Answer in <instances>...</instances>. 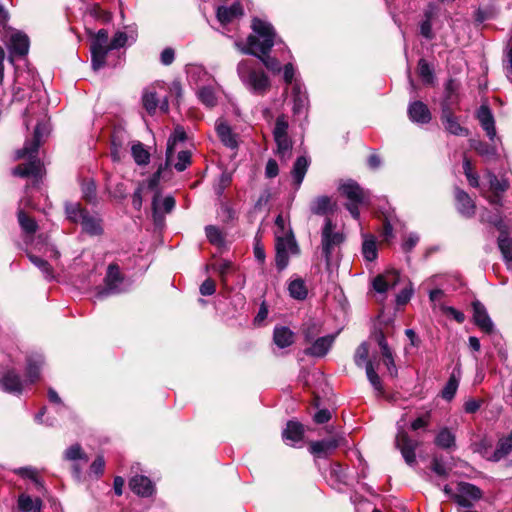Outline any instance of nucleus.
Returning <instances> with one entry per match:
<instances>
[{
    "instance_id": "nucleus-43",
    "label": "nucleus",
    "mask_w": 512,
    "mask_h": 512,
    "mask_svg": "<svg viewBox=\"0 0 512 512\" xmlns=\"http://www.w3.org/2000/svg\"><path fill=\"white\" fill-rule=\"evenodd\" d=\"M67 218L75 223H80L87 211L78 203H70L66 205Z\"/></svg>"
},
{
    "instance_id": "nucleus-37",
    "label": "nucleus",
    "mask_w": 512,
    "mask_h": 512,
    "mask_svg": "<svg viewBox=\"0 0 512 512\" xmlns=\"http://www.w3.org/2000/svg\"><path fill=\"white\" fill-rule=\"evenodd\" d=\"M512 451V432L509 436L501 438L493 454V460L499 461Z\"/></svg>"
},
{
    "instance_id": "nucleus-5",
    "label": "nucleus",
    "mask_w": 512,
    "mask_h": 512,
    "mask_svg": "<svg viewBox=\"0 0 512 512\" xmlns=\"http://www.w3.org/2000/svg\"><path fill=\"white\" fill-rule=\"evenodd\" d=\"M344 240V234L336 230V226L330 218H326L321 231V251L328 267L338 254V250Z\"/></svg>"
},
{
    "instance_id": "nucleus-8",
    "label": "nucleus",
    "mask_w": 512,
    "mask_h": 512,
    "mask_svg": "<svg viewBox=\"0 0 512 512\" xmlns=\"http://www.w3.org/2000/svg\"><path fill=\"white\" fill-rule=\"evenodd\" d=\"M395 445L409 466H414L417 463L415 450L418 448L419 442L412 439L402 427L398 428Z\"/></svg>"
},
{
    "instance_id": "nucleus-55",
    "label": "nucleus",
    "mask_w": 512,
    "mask_h": 512,
    "mask_svg": "<svg viewBox=\"0 0 512 512\" xmlns=\"http://www.w3.org/2000/svg\"><path fill=\"white\" fill-rule=\"evenodd\" d=\"M191 162V154L189 151H180L177 156V162L174 167L177 171H184Z\"/></svg>"
},
{
    "instance_id": "nucleus-48",
    "label": "nucleus",
    "mask_w": 512,
    "mask_h": 512,
    "mask_svg": "<svg viewBox=\"0 0 512 512\" xmlns=\"http://www.w3.org/2000/svg\"><path fill=\"white\" fill-rule=\"evenodd\" d=\"M418 73L422 80L431 84L434 80V72L429 63L425 59H420L418 62Z\"/></svg>"
},
{
    "instance_id": "nucleus-18",
    "label": "nucleus",
    "mask_w": 512,
    "mask_h": 512,
    "mask_svg": "<svg viewBox=\"0 0 512 512\" xmlns=\"http://www.w3.org/2000/svg\"><path fill=\"white\" fill-rule=\"evenodd\" d=\"M408 115L412 122L426 124L431 120V113L427 105L421 101H414L408 107Z\"/></svg>"
},
{
    "instance_id": "nucleus-56",
    "label": "nucleus",
    "mask_w": 512,
    "mask_h": 512,
    "mask_svg": "<svg viewBox=\"0 0 512 512\" xmlns=\"http://www.w3.org/2000/svg\"><path fill=\"white\" fill-rule=\"evenodd\" d=\"M463 170H464V173H465L470 185L473 187H477L479 184L478 177L476 174L472 173V164H471L470 160L466 157H464V160H463Z\"/></svg>"
},
{
    "instance_id": "nucleus-7",
    "label": "nucleus",
    "mask_w": 512,
    "mask_h": 512,
    "mask_svg": "<svg viewBox=\"0 0 512 512\" xmlns=\"http://www.w3.org/2000/svg\"><path fill=\"white\" fill-rule=\"evenodd\" d=\"M124 278L120 272L119 266L110 264L107 268L105 277V287L98 292L97 298L102 299L112 294H118L125 290Z\"/></svg>"
},
{
    "instance_id": "nucleus-31",
    "label": "nucleus",
    "mask_w": 512,
    "mask_h": 512,
    "mask_svg": "<svg viewBox=\"0 0 512 512\" xmlns=\"http://www.w3.org/2000/svg\"><path fill=\"white\" fill-rule=\"evenodd\" d=\"M308 166L309 161L305 156H300L296 159L291 173L297 188H299L303 182Z\"/></svg>"
},
{
    "instance_id": "nucleus-6",
    "label": "nucleus",
    "mask_w": 512,
    "mask_h": 512,
    "mask_svg": "<svg viewBox=\"0 0 512 512\" xmlns=\"http://www.w3.org/2000/svg\"><path fill=\"white\" fill-rule=\"evenodd\" d=\"M288 129V117L284 114L279 115L276 118L272 133L276 144L275 154L284 161L290 159L293 147V142L288 134Z\"/></svg>"
},
{
    "instance_id": "nucleus-58",
    "label": "nucleus",
    "mask_w": 512,
    "mask_h": 512,
    "mask_svg": "<svg viewBox=\"0 0 512 512\" xmlns=\"http://www.w3.org/2000/svg\"><path fill=\"white\" fill-rule=\"evenodd\" d=\"M430 418H431L430 412H426L425 414L419 416L411 423V429L413 431L425 429L430 423Z\"/></svg>"
},
{
    "instance_id": "nucleus-41",
    "label": "nucleus",
    "mask_w": 512,
    "mask_h": 512,
    "mask_svg": "<svg viewBox=\"0 0 512 512\" xmlns=\"http://www.w3.org/2000/svg\"><path fill=\"white\" fill-rule=\"evenodd\" d=\"M362 253L367 261H373L377 258V246L373 236H366L362 244Z\"/></svg>"
},
{
    "instance_id": "nucleus-54",
    "label": "nucleus",
    "mask_w": 512,
    "mask_h": 512,
    "mask_svg": "<svg viewBox=\"0 0 512 512\" xmlns=\"http://www.w3.org/2000/svg\"><path fill=\"white\" fill-rule=\"evenodd\" d=\"M83 197L88 202H94L96 199V185L93 181H85L82 184Z\"/></svg>"
},
{
    "instance_id": "nucleus-10",
    "label": "nucleus",
    "mask_w": 512,
    "mask_h": 512,
    "mask_svg": "<svg viewBox=\"0 0 512 512\" xmlns=\"http://www.w3.org/2000/svg\"><path fill=\"white\" fill-rule=\"evenodd\" d=\"M334 341L335 335L317 337L312 342L307 343L310 346L304 349V354L317 358L324 357L331 349Z\"/></svg>"
},
{
    "instance_id": "nucleus-1",
    "label": "nucleus",
    "mask_w": 512,
    "mask_h": 512,
    "mask_svg": "<svg viewBox=\"0 0 512 512\" xmlns=\"http://www.w3.org/2000/svg\"><path fill=\"white\" fill-rule=\"evenodd\" d=\"M253 34L247 38V44L242 45L240 42H236V46L239 50L248 55L258 57L265 67L273 73H279L281 71L280 62L268 55L275 41V31L271 24L254 18L252 21Z\"/></svg>"
},
{
    "instance_id": "nucleus-40",
    "label": "nucleus",
    "mask_w": 512,
    "mask_h": 512,
    "mask_svg": "<svg viewBox=\"0 0 512 512\" xmlns=\"http://www.w3.org/2000/svg\"><path fill=\"white\" fill-rule=\"evenodd\" d=\"M64 459L73 462L83 461L85 464L88 462V457L79 444H73L68 447L64 452Z\"/></svg>"
},
{
    "instance_id": "nucleus-38",
    "label": "nucleus",
    "mask_w": 512,
    "mask_h": 512,
    "mask_svg": "<svg viewBox=\"0 0 512 512\" xmlns=\"http://www.w3.org/2000/svg\"><path fill=\"white\" fill-rule=\"evenodd\" d=\"M288 291L290 296L297 300H304L308 294L305 282L302 279L291 281L288 286Z\"/></svg>"
},
{
    "instance_id": "nucleus-39",
    "label": "nucleus",
    "mask_w": 512,
    "mask_h": 512,
    "mask_svg": "<svg viewBox=\"0 0 512 512\" xmlns=\"http://www.w3.org/2000/svg\"><path fill=\"white\" fill-rule=\"evenodd\" d=\"M301 330H302V334L304 336L305 342L308 343V342H312V340L319 337V334L321 332V325L318 322L310 320L303 324Z\"/></svg>"
},
{
    "instance_id": "nucleus-52",
    "label": "nucleus",
    "mask_w": 512,
    "mask_h": 512,
    "mask_svg": "<svg viewBox=\"0 0 512 512\" xmlns=\"http://www.w3.org/2000/svg\"><path fill=\"white\" fill-rule=\"evenodd\" d=\"M458 388V380L456 379L455 375H451L448 382L444 386L441 396L445 399L450 401L456 394Z\"/></svg>"
},
{
    "instance_id": "nucleus-27",
    "label": "nucleus",
    "mask_w": 512,
    "mask_h": 512,
    "mask_svg": "<svg viewBox=\"0 0 512 512\" xmlns=\"http://www.w3.org/2000/svg\"><path fill=\"white\" fill-rule=\"evenodd\" d=\"M304 434L303 425L296 421H289L283 430L282 437L285 442L294 444L302 440Z\"/></svg>"
},
{
    "instance_id": "nucleus-9",
    "label": "nucleus",
    "mask_w": 512,
    "mask_h": 512,
    "mask_svg": "<svg viewBox=\"0 0 512 512\" xmlns=\"http://www.w3.org/2000/svg\"><path fill=\"white\" fill-rule=\"evenodd\" d=\"M441 122L444 126V129L455 136H468L469 129L463 127L459 121L458 117H456L447 101H443L441 104Z\"/></svg>"
},
{
    "instance_id": "nucleus-64",
    "label": "nucleus",
    "mask_w": 512,
    "mask_h": 512,
    "mask_svg": "<svg viewBox=\"0 0 512 512\" xmlns=\"http://www.w3.org/2000/svg\"><path fill=\"white\" fill-rule=\"evenodd\" d=\"M216 285L215 282L208 278L200 286V293L203 296H210L215 293Z\"/></svg>"
},
{
    "instance_id": "nucleus-26",
    "label": "nucleus",
    "mask_w": 512,
    "mask_h": 512,
    "mask_svg": "<svg viewBox=\"0 0 512 512\" xmlns=\"http://www.w3.org/2000/svg\"><path fill=\"white\" fill-rule=\"evenodd\" d=\"M216 132H217L221 142L225 146H227L231 149H234L237 147L238 143L236 140V135L232 132L230 126L226 122H224L222 120L217 121Z\"/></svg>"
},
{
    "instance_id": "nucleus-51",
    "label": "nucleus",
    "mask_w": 512,
    "mask_h": 512,
    "mask_svg": "<svg viewBox=\"0 0 512 512\" xmlns=\"http://www.w3.org/2000/svg\"><path fill=\"white\" fill-rule=\"evenodd\" d=\"M366 375H367L369 382L374 387V389L376 391H378L379 393H381L382 392L381 379L378 376V374L376 373L372 362L366 363Z\"/></svg>"
},
{
    "instance_id": "nucleus-63",
    "label": "nucleus",
    "mask_w": 512,
    "mask_h": 512,
    "mask_svg": "<svg viewBox=\"0 0 512 512\" xmlns=\"http://www.w3.org/2000/svg\"><path fill=\"white\" fill-rule=\"evenodd\" d=\"M432 470L440 477H447L449 475V468L439 459L432 461Z\"/></svg>"
},
{
    "instance_id": "nucleus-15",
    "label": "nucleus",
    "mask_w": 512,
    "mask_h": 512,
    "mask_svg": "<svg viewBox=\"0 0 512 512\" xmlns=\"http://www.w3.org/2000/svg\"><path fill=\"white\" fill-rule=\"evenodd\" d=\"M175 207V200L172 196L162 197L155 193L152 201L153 217L155 221L162 219L163 214L170 213Z\"/></svg>"
},
{
    "instance_id": "nucleus-50",
    "label": "nucleus",
    "mask_w": 512,
    "mask_h": 512,
    "mask_svg": "<svg viewBox=\"0 0 512 512\" xmlns=\"http://www.w3.org/2000/svg\"><path fill=\"white\" fill-rule=\"evenodd\" d=\"M185 138H186V135H185V131L183 130V128L177 127L174 130V133L168 139L167 152H166V156H167L168 160L170 159V157L173 154V146L176 144V142L184 141Z\"/></svg>"
},
{
    "instance_id": "nucleus-24",
    "label": "nucleus",
    "mask_w": 512,
    "mask_h": 512,
    "mask_svg": "<svg viewBox=\"0 0 512 512\" xmlns=\"http://www.w3.org/2000/svg\"><path fill=\"white\" fill-rule=\"evenodd\" d=\"M43 363L44 359L41 354L34 353L27 357L26 377L29 383H34L39 379Z\"/></svg>"
},
{
    "instance_id": "nucleus-61",
    "label": "nucleus",
    "mask_w": 512,
    "mask_h": 512,
    "mask_svg": "<svg viewBox=\"0 0 512 512\" xmlns=\"http://www.w3.org/2000/svg\"><path fill=\"white\" fill-rule=\"evenodd\" d=\"M306 103H307V97L304 94H301L299 92L295 93L293 112L295 114L302 113L306 107Z\"/></svg>"
},
{
    "instance_id": "nucleus-35",
    "label": "nucleus",
    "mask_w": 512,
    "mask_h": 512,
    "mask_svg": "<svg viewBox=\"0 0 512 512\" xmlns=\"http://www.w3.org/2000/svg\"><path fill=\"white\" fill-rule=\"evenodd\" d=\"M498 247L507 264V267L509 269L512 268V239L504 233H501L498 238Z\"/></svg>"
},
{
    "instance_id": "nucleus-44",
    "label": "nucleus",
    "mask_w": 512,
    "mask_h": 512,
    "mask_svg": "<svg viewBox=\"0 0 512 512\" xmlns=\"http://www.w3.org/2000/svg\"><path fill=\"white\" fill-rule=\"evenodd\" d=\"M27 256H28L29 260L31 261V263H33L37 268H39L40 271L43 273V275L47 279H52L54 277L53 269H52L51 265L46 260H44L36 255H33L31 253H28Z\"/></svg>"
},
{
    "instance_id": "nucleus-62",
    "label": "nucleus",
    "mask_w": 512,
    "mask_h": 512,
    "mask_svg": "<svg viewBox=\"0 0 512 512\" xmlns=\"http://www.w3.org/2000/svg\"><path fill=\"white\" fill-rule=\"evenodd\" d=\"M458 86L453 79H449L445 84V99L451 106L454 103L453 94L456 93Z\"/></svg>"
},
{
    "instance_id": "nucleus-34",
    "label": "nucleus",
    "mask_w": 512,
    "mask_h": 512,
    "mask_svg": "<svg viewBox=\"0 0 512 512\" xmlns=\"http://www.w3.org/2000/svg\"><path fill=\"white\" fill-rule=\"evenodd\" d=\"M18 508L22 512H41L42 501L39 498L33 499L29 495L21 494L18 498Z\"/></svg>"
},
{
    "instance_id": "nucleus-22",
    "label": "nucleus",
    "mask_w": 512,
    "mask_h": 512,
    "mask_svg": "<svg viewBox=\"0 0 512 512\" xmlns=\"http://www.w3.org/2000/svg\"><path fill=\"white\" fill-rule=\"evenodd\" d=\"M130 489L139 496L149 497L154 492V485L146 476H134L129 481Z\"/></svg>"
},
{
    "instance_id": "nucleus-57",
    "label": "nucleus",
    "mask_w": 512,
    "mask_h": 512,
    "mask_svg": "<svg viewBox=\"0 0 512 512\" xmlns=\"http://www.w3.org/2000/svg\"><path fill=\"white\" fill-rule=\"evenodd\" d=\"M489 183L491 189L497 193L505 192L509 188V183L506 180H500L494 174L490 175Z\"/></svg>"
},
{
    "instance_id": "nucleus-59",
    "label": "nucleus",
    "mask_w": 512,
    "mask_h": 512,
    "mask_svg": "<svg viewBox=\"0 0 512 512\" xmlns=\"http://www.w3.org/2000/svg\"><path fill=\"white\" fill-rule=\"evenodd\" d=\"M425 16L426 19L420 25V33L423 37L430 40L434 36L432 32L431 13H426Z\"/></svg>"
},
{
    "instance_id": "nucleus-16",
    "label": "nucleus",
    "mask_w": 512,
    "mask_h": 512,
    "mask_svg": "<svg viewBox=\"0 0 512 512\" xmlns=\"http://www.w3.org/2000/svg\"><path fill=\"white\" fill-rule=\"evenodd\" d=\"M340 190L349 203H368L367 193L356 182H346L340 187Z\"/></svg>"
},
{
    "instance_id": "nucleus-33",
    "label": "nucleus",
    "mask_w": 512,
    "mask_h": 512,
    "mask_svg": "<svg viewBox=\"0 0 512 512\" xmlns=\"http://www.w3.org/2000/svg\"><path fill=\"white\" fill-rule=\"evenodd\" d=\"M275 248L276 250L289 252L291 254H297L299 252V248L293 234L282 236L278 233Z\"/></svg>"
},
{
    "instance_id": "nucleus-19",
    "label": "nucleus",
    "mask_w": 512,
    "mask_h": 512,
    "mask_svg": "<svg viewBox=\"0 0 512 512\" xmlns=\"http://www.w3.org/2000/svg\"><path fill=\"white\" fill-rule=\"evenodd\" d=\"M0 385L4 391L14 394H21L24 388V383L14 370H9L3 375Z\"/></svg>"
},
{
    "instance_id": "nucleus-28",
    "label": "nucleus",
    "mask_w": 512,
    "mask_h": 512,
    "mask_svg": "<svg viewBox=\"0 0 512 512\" xmlns=\"http://www.w3.org/2000/svg\"><path fill=\"white\" fill-rule=\"evenodd\" d=\"M273 341L279 348H286L294 343V333L288 327L276 326L273 332Z\"/></svg>"
},
{
    "instance_id": "nucleus-42",
    "label": "nucleus",
    "mask_w": 512,
    "mask_h": 512,
    "mask_svg": "<svg viewBox=\"0 0 512 512\" xmlns=\"http://www.w3.org/2000/svg\"><path fill=\"white\" fill-rule=\"evenodd\" d=\"M131 153H132L134 161L138 165H146L149 163L150 154L144 148L142 143L138 142L136 144H133L131 147Z\"/></svg>"
},
{
    "instance_id": "nucleus-47",
    "label": "nucleus",
    "mask_w": 512,
    "mask_h": 512,
    "mask_svg": "<svg viewBox=\"0 0 512 512\" xmlns=\"http://www.w3.org/2000/svg\"><path fill=\"white\" fill-rule=\"evenodd\" d=\"M475 151L486 160L493 159L497 156L496 149L487 143L478 141L475 144H471Z\"/></svg>"
},
{
    "instance_id": "nucleus-11",
    "label": "nucleus",
    "mask_w": 512,
    "mask_h": 512,
    "mask_svg": "<svg viewBox=\"0 0 512 512\" xmlns=\"http://www.w3.org/2000/svg\"><path fill=\"white\" fill-rule=\"evenodd\" d=\"M401 282V276L397 270H388L378 275L373 280V288L379 293L394 289Z\"/></svg>"
},
{
    "instance_id": "nucleus-21",
    "label": "nucleus",
    "mask_w": 512,
    "mask_h": 512,
    "mask_svg": "<svg viewBox=\"0 0 512 512\" xmlns=\"http://www.w3.org/2000/svg\"><path fill=\"white\" fill-rule=\"evenodd\" d=\"M376 341L380 347L382 356H383V362L386 365L388 371L391 375L396 373V365L394 362V356L391 348L389 347L386 338L382 331H379L375 334Z\"/></svg>"
},
{
    "instance_id": "nucleus-32",
    "label": "nucleus",
    "mask_w": 512,
    "mask_h": 512,
    "mask_svg": "<svg viewBox=\"0 0 512 512\" xmlns=\"http://www.w3.org/2000/svg\"><path fill=\"white\" fill-rule=\"evenodd\" d=\"M80 223L83 230L88 234L99 235L102 233L101 219L96 215L87 212Z\"/></svg>"
},
{
    "instance_id": "nucleus-14",
    "label": "nucleus",
    "mask_w": 512,
    "mask_h": 512,
    "mask_svg": "<svg viewBox=\"0 0 512 512\" xmlns=\"http://www.w3.org/2000/svg\"><path fill=\"white\" fill-rule=\"evenodd\" d=\"M142 102L145 110L150 115H154L158 109L163 113H167L169 110L167 98H164L162 101H160L156 93L153 91H145L142 96Z\"/></svg>"
},
{
    "instance_id": "nucleus-25",
    "label": "nucleus",
    "mask_w": 512,
    "mask_h": 512,
    "mask_svg": "<svg viewBox=\"0 0 512 512\" xmlns=\"http://www.w3.org/2000/svg\"><path fill=\"white\" fill-rule=\"evenodd\" d=\"M8 48L12 54L24 56L29 49V39L25 34L15 32L10 36Z\"/></svg>"
},
{
    "instance_id": "nucleus-17",
    "label": "nucleus",
    "mask_w": 512,
    "mask_h": 512,
    "mask_svg": "<svg viewBox=\"0 0 512 512\" xmlns=\"http://www.w3.org/2000/svg\"><path fill=\"white\" fill-rule=\"evenodd\" d=\"M473 319L475 324L484 332L490 333L493 330V323L486 311V308L479 301L472 303Z\"/></svg>"
},
{
    "instance_id": "nucleus-49",
    "label": "nucleus",
    "mask_w": 512,
    "mask_h": 512,
    "mask_svg": "<svg viewBox=\"0 0 512 512\" xmlns=\"http://www.w3.org/2000/svg\"><path fill=\"white\" fill-rule=\"evenodd\" d=\"M368 354H369L368 344L365 342L361 343L357 347L355 354H354L355 364L358 367H363V366L366 367V363L371 362L370 360H368Z\"/></svg>"
},
{
    "instance_id": "nucleus-53",
    "label": "nucleus",
    "mask_w": 512,
    "mask_h": 512,
    "mask_svg": "<svg viewBox=\"0 0 512 512\" xmlns=\"http://www.w3.org/2000/svg\"><path fill=\"white\" fill-rule=\"evenodd\" d=\"M206 236L210 243L221 246L224 243V238L221 231L213 225H209L205 228Z\"/></svg>"
},
{
    "instance_id": "nucleus-20",
    "label": "nucleus",
    "mask_w": 512,
    "mask_h": 512,
    "mask_svg": "<svg viewBox=\"0 0 512 512\" xmlns=\"http://www.w3.org/2000/svg\"><path fill=\"white\" fill-rule=\"evenodd\" d=\"M339 446L337 438L314 441L310 443V452L317 457L324 458L329 456Z\"/></svg>"
},
{
    "instance_id": "nucleus-2",
    "label": "nucleus",
    "mask_w": 512,
    "mask_h": 512,
    "mask_svg": "<svg viewBox=\"0 0 512 512\" xmlns=\"http://www.w3.org/2000/svg\"><path fill=\"white\" fill-rule=\"evenodd\" d=\"M49 132L48 126L46 123L39 122L36 125L33 139L27 141L24 147L16 152V158H28L27 163L19 164L13 169V175L19 177H29L32 176L34 178H38L42 175L43 165L39 159H37L36 155L38 149L40 147L42 138L47 136Z\"/></svg>"
},
{
    "instance_id": "nucleus-46",
    "label": "nucleus",
    "mask_w": 512,
    "mask_h": 512,
    "mask_svg": "<svg viewBox=\"0 0 512 512\" xmlns=\"http://www.w3.org/2000/svg\"><path fill=\"white\" fill-rule=\"evenodd\" d=\"M18 222L23 231L28 234H33L37 230V224L35 220L26 215L22 209L18 210Z\"/></svg>"
},
{
    "instance_id": "nucleus-30",
    "label": "nucleus",
    "mask_w": 512,
    "mask_h": 512,
    "mask_svg": "<svg viewBox=\"0 0 512 512\" xmlns=\"http://www.w3.org/2000/svg\"><path fill=\"white\" fill-rule=\"evenodd\" d=\"M335 204L332 199L328 196L316 197L310 204V210L315 215H326L332 211Z\"/></svg>"
},
{
    "instance_id": "nucleus-60",
    "label": "nucleus",
    "mask_w": 512,
    "mask_h": 512,
    "mask_svg": "<svg viewBox=\"0 0 512 512\" xmlns=\"http://www.w3.org/2000/svg\"><path fill=\"white\" fill-rule=\"evenodd\" d=\"M290 254L289 252L276 250L275 263L279 271L284 270L288 266Z\"/></svg>"
},
{
    "instance_id": "nucleus-4",
    "label": "nucleus",
    "mask_w": 512,
    "mask_h": 512,
    "mask_svg": "<svg viewBox=\"0 0 512 512\" xmlns=\"http://www.w3.org/2000/svg\"><path fill=\"white\" fill-rule=\"evenodd\" d=\"M237 74L242 83L254 94L264 95L270 88V81L263 70L257 69L251 60L238 63Z\"/></svg>"
},
{
    "instance_id": "nucleus-13",
    "label": "nucleus",
    "mask_w": 512,
    "mask_h": 512,
    "mask_svg": "<svg viewBox=\"0 0 512 512\" xmlns=\"http://www.w3.org/2000/svg\"><path fill=\"white\" fill-rule=\"evenodd\" d=\"M476 117L482 129L486 132L487 137L491 141H494L497 133L495 119L491 109L487 105H481L477 111Z\"/></svg>"
},
{
    "instance_id": "nucleus-36",
    "label": "nucleus",
    "mask_w": 512,
    "mask_h": 512,
    "mask_svg": "<svg viewBox=\"0 0 512 512\" xmlns=\"http://www.w3.org/2000/svg\"><path fill=\"white\" fill-rule=\"evenodd\" d=\"M435 444L442 449H450L455 446V435L448 428H442L436 435Z\"/></svg>"
},
{
    "instance_id": "nucleus-45",
    "label": "nucleus",
    "mask_w": 512,
    "mask_h": 512,
    "mask_svg": "<svg viewBox=\"0 0 512 512\" xmlns=\"http://www.w3.org/2000/svg\"><path fill=\"white\" fill-rule=\"evenodd\" d=\"M200 101L208 107H213L217 103L215 91L210 86H203L198 90Z\"/></svg>"
},
{
    "instance_id": "nucleus-12",
    "label": "nucleus",
    "mask_w": 512,
    "mask_h": 512,
    "mask_svg": "<svg viewBox=\"0 0 512 512\" xmlns=\"http://www.w3.org/2000/svg\"><path fill=\"white\" fill-rule=\"evenodd\" d=\"M455 497L460 506L469 507L471 501L479 500L482 497V493L475 485L462 482L458 485V494Z\"/></svg>"
},
{
    "instance_id": "nucleus-3",
    "label": "nucleus",
    "mask_w": 512,
    "mask_h": 512,
    "mask_svg": "<svg viewBox=\"0 0 512 512\" xmlns=\"http://www.w3.org/2000/svg\"><path fill=\"white\" fill-rule=\"evenodd\" d=\"M128 38L125 32L118 31L113 36L111 42L108 43V31L100 29L94 39H92L90 46L93 69L99 70L104 67L108 52L124 47L128 42Z\"/></svg>"
},
{
    "instance_id": "nucleus-23",
    "label": "nucleus",
    "mask_w": 512,
    "mask_h": 512,
    "mask_svg": "<svg viewBox=\"0 0 512 512\" xmlns=\"http://www.w3.org/2000/svg\"><path fill=\"white\" fill-rule=\"evenodd\" d=\"M457 210L464 217L470 218L475 214V204L470 196L461 189L455 190Z\"/></svg>"
},
{
    "instance_id": "nucleus-29",
    "label": "nucleus",
    "mask_w": 512,
    "mask_h": 512,
    "mask_svg": "<svg viewBox=\"0 0 512 512\" xmlns=\"http://www.w3.org/2000/svg\"><path fill=\"white\" fill-rule=\"evenodd\" d=\"M243 13L239 3H235L230 7L220 6L217 9V18L222 24H227L233 19L241 16Z\"/></svg>"
}]
</instances>
